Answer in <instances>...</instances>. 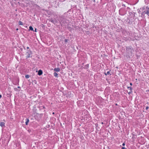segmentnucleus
<instances>
[{
  "label": "nucleus",
  "mask_w": 149,
  "mask_h": 149,
  "mask_svg": "<svg viewBox=\"0 0 149 149\" xmlns=\"http://www.w3.org/2000/svg\"><path fill=\"white\" fill-rule=\"evenodd\" d=\"M54 20L55 19H53V18H51L49 19V21L53 23L54 24H55Z\"/></svg>",
  "instance_id": "nucleus-7"
},
{
  "label": "nucleus",
  "mask_w": 149,
  "mask_h": 149,
  "mask_svg": "<svg viewBox=\"0 0 149 149\" xmlns=\"http://www.w3.org/2000/svg\"><path fill=\"white\" fill-rule=\"evenodd\" d=\"M127 22H128V24H130V21L129 20V19H128V18L127 19Z\"/></svg>",
  "instance_id": "nucleus-25"
},
{
  "label": "nucleus",
  "mask_w": 149,
  "mask_h": 149,
  "mask_svg": "<svg viewBox=\"0 0 149 149\" xmlns=\"http://www.w3.org/2000/svg\"><path fill=\"white\" fill-rule=\"evenodd\" d=\"M79 102H78V104H79L80 103V104H81V103H83V101H79Z\"/></svg>",
  "instance_id": "nucleus-22"
},
{
  "label": "nucleus",
  "mask_w": 149,
  "mask_h": 149,
  "mask_svg": "<svg viewBox=\"0 0 149 149\" xmlns=\"http://www.w3.org/2000/svg\"><path fill=\"white\" fill-rule=\"evenodd\" d=\"M25 77L26 79H28L30 77V76L29 75L27 74L25 75Z\"/></svg>",
  "instance_id": "nucleus-20"
},
{
  "label": "nucleus",
  "mask_w": 149,
  "mask_h": 149,
  "mask_svg": "<svg viewBox=\"0 0 149 149\" xmlns=\"http://www.w3.org/2000/svg\"><path fill=\"white\" fill-rule=\"evenodd\" d=\"M115 105H116V106H118V104H117V103H116V104H115Z\"/></svg>",
  "instance_id": "nucleus-41"
},
{
  "label": "nucleus",
  "mask_w": 149,
  "mask_h": 149,
  "mask_svg": "<svg viewBox=\"0 0 149 149\" xmlns=\"http://www.w3.org/2000/svg\"><path fill=\"white\" fill-rule=\"evenodd\" d=\"M33 31H34L35 32H37V29L36 28H35V30H33Z\"/></svg>",
  "instance_id": "nucleus-33"
},
{
  "label": "nucleus",
  "mask_w": 149,
  "mask_h": 149,
  "mask_svg": "<svg viewBox=\"0 0 149 149\" xmlns=\"http://www.w3.org/2000/svg\"><path fill=\"white\" fill-rule=\"evenodd\" d=\"M141 10H139V11H138V13H141Z\"/></svg>",
  "instance_id": "nucleus-38"
},
{
  "label": "nucleus",
  "mask_w": 149,
  "mask_h": 149,
  "mask_svg": "<svg viewBox=\"0 0 149 149\" xmlns=\"http://www.w3.org/2000/svg\"><path fill=\"white\" fill-rule=\"evenodd\" d=\"M104 74L105 75H107V74L109 75L110 74V72L109 71H108L107 73H105Z\"/></svg>",
  "instance_id": "nucleus-21"
},
{
  "label": "nucleus",
  "mask_w": 149,
  "mask_h": 149,
  "mask_svg": "<svg viewBox=\"0 0 149 149\" xmlns=\"http://www.w3.org/2000/svg\"><path fill=\"white\" fill-rule=\"evenodd\" d=\"M146 11H142V13H141V15H143L144 14H146V13H146Z\"/></svg>",
  "instance_id": "nucleus-24"
},
{
  "label": "nucleus",
  "mask_w": 149,
  "mask_h": 149,
  "mask_svg": "<svg viewBox=\"0 0 149 149\" xmlns=\"http://www.w3.org/2000/svg\"><path fill=\"white\" fill-rule=\"evenodd\" d=\"M87 1V0H86Z\"/></svg>",
  "instance_id": "nucleus-51"
},
{
  "label": "nucleus",
  "mask_w": 149,
  "mask_h": 149,
  "mask_svg": "<svg viewBox=\"0 0 149 149\" xmlns=\"http://www.w3.org/2000/svg\"><path fill=\"white\" fill-rule=\"evenodd\" d=\"M43 115L42 113H41L39 114V116L40 117H42Z\"/></svg>",
  "instance_id": "nucleus-26"
},
{
  "label": "nucleus",
  "mask_w": 149,
  "mask_h": 149,
  "mask_svg": "<svg viewBox=\"0 0 149 149\" xmlns=\"http://www.w3.org/2000/svg\"><path fill=\"white\" fill-rule=\"evenodd\" d=\"M145 13L148 15V16H149V9L148 8L147 11Z\"/></svg>",
  "instance_id": "nucleus-14"
},
{
  "label": "nucleus",
  "mask_w": 149,
  "mask_h": 149,
  "mask_svg": "<svg viewBox=\"0 0 149 149\" xmlns=\"http://www.w3.org/2000/svg\"><path fill=\"white\" fill-rule=\"evenodd\" d=\"M101 124H104V123H103V122H102L101 123Z\"/></svg>",
  "instance_id": "nucleus-44"
},
{
  "label": "nucleus",
  "mask_w": 149,
  "mask_h": 149,
  "mask_svg": "<svg viewBox=\"0 0 149 149\" xmlns=\"http://www.w3.org/2000/svg\"><path fill=\"white\" fill-rule=\"evenodd\" d=\"M18 30V28H17L16 29V30Z\"/></svg>",
  "instance_id": "nucleus-48"
},
{
  "label": "nucleus",
  "mask_w": 149,
  "mask_h": 149,
  "mask_svg": "<svg viewBox=\"0 0 149 149\" xmlns=\"http://www.w3.org/2000/svg\"><path fill=\"white\" fill-rule=\"evenodd\" d=\"M148 8V7H147H147H146V8L147 9Z\"/></svg>",
  "instance_id": "nucleus-47"
},
{
  "label": "nucleus",
  "mask_w": 149,
  "mask_h": 149,
  "mask_svg": "<svg viewBox=\"0 0 149 149\" xmlns=\"http://www.w3.org/2000/svg\"><path fill=\"white\" fill-rule=\"evenodd\" d=\"M86 118L85 120L86 121H87L91 119V117L89 116V115H86L85 116H84V121H85V118Z\"/></svg>",
  "instance_id": "nucleus-4"
},
{
  "label": "nucleus",
  "mask_w": 149,
  "mask_h": 149,
  "mask_svg": "<svg viewBox=\"0 0 149 149\" xmlns=\"http://www.w3.org/2000/svg\"><path fill=\"white\" fill-rule=\"evenodd\" d=\"M17 88H20V86H18L17 87Z\"/></svg>",
  "instance_id": "nucleus-43"
},
{
  "label": "nucleus",
  "mask_w": 149,
  "mask_h": 149,
  "mask_svg": "<svg viewBox=\"0 0 149 149\" xmlns=\"http://www.w3.org/2000/svg\"><path fill=\"white\" fill-rule=\"evenodd\" d=\"M29 29L30 30H31L32 31H33V28L32 26H30L29 27Z\"/></svg>",
  "instance_id": "nucleus-18"
},
{
  "label": "nucleus",
  "mask_w": 149,
  "mask_h": 149,
  "mask_svg": "<svg viewBox=\"0 0 149 149\" xmlns=\"http://www.w3.org/2000/svg\"><path fill=\"white\" fill-rule=\"evenodd\" d=\"M26 48L28 49H29V47H26Z\"/></svg>",
  "instance_id": "nucleus-37"
},
{
  "label": "nucleus",
  "mask_w": 149,
  "mask_h": 149,
  "mask_svg": "<svg viewBox=\"0 0 149 149\" xmlns=\"http://www.w3.org/2000/svg\"><path fill=\"white\" fill-rule=\"evenodd\" d=\"M42 25L41 26H42V27H43V26H44V25L43 24H42V25Z\"/></svg>",
  "instance_id": "nucleus-39"
},
{
  "label": "nucleus",
  "mask_w": 149,
  "mask_h": 149,
  "mask_svg": "<svg viewBox=\"0 0 149 149\" xmlns=\"http://www.w3.org/2000/svg\"><path fill=\"white\" fill-rule=\"evenodd\" d=\"M132 93V91H130L128 93L129 94V95L130 94H131Z\"/></svg>",
  "instance_id": "nucleus-30"
},
{
  "label": "nucleus",
  "mask_w": 149,
  "mask_h": 149,
  "mask_svg": "<svg viewBox=\"0 0 149 149\" xmlns=\"http://www.w3.org/2000/svg\"><path fill=\"white\" fill-rule=\"evenodd\" d=\"M89 67V64H86L85 66H84V68H86V69H88V68Z\"/></svg>",
  "instance_id": "nucleus-17"
},
{
  "label": "nucleus",
  "mask_w": 149,
  "mask_h": 149,
  "mask_svg": "<svg viewBox=\"0 0 149 149\" xmlns=\"http://www.w3.org/2000/svg\"><path fill=\"white\" fill-rule=\"evenodd\" d=\"M0 126L2 127H5V123L3 122H1L0 123Z\"/></svg>",
  "instance_id": "nucleus-8"
},
{
  "label": "nucleus",
  "mask_w": 149,
  "mask_h": 149,
  "mask_svg": "<svg viewBox=\"0 0 149 149\" xmlns=\"http://www.w3.org/2000/svg\"><path fill=\"white\" fill-rule=\"evenodd\" d=\"M148 8H149V7Z\"/></svg>",
  "instance_id": "nucleus-50"
},
{
  "label": "nucleus",
  "mask_w": 149,
  "mask_h": 149,
  "mask_svg": "<svg viewBox=\"0 0 149 149\" xmlns=\"http://www.w3.org/2000/svg\"><path fill=\"white\" fill-rule=\"evenodd\" d=\"M47 128H49L50 127V125H48L46 126Z\"/></svg>",
  "instance_id": "nucleus-31"
},
{
  "label": "nucleus",
  "mask_w": 149,
  "mask_h": 149,
  "mask_svg": "<svg viewBox=\"0 0 149 149\" xmlns=\"http://www.w3.org/2000/svg\"><path fill=\"white\" fill-rule=\"evenodd\" d=\"M2 97V95H0V98H1Z\"/></svg>",
  "instance_id": "nucleus-40"
},
{
  "label": "nucleus",
  "mask_w": 149,
  "mask_h": 149,
  "mask_svg": "<svg viewBox=\"0 0 149 149\" xmlns=\"http://www.w3.org/2000/svg\"><path fill=\"white\" fill-rule=\"evenodd\" d=\"M42 73H43V72H42V70H41L40 69L38 70V74L40 76V75H42Z\"/></svg>",
  "instance_id": "nucleus-5"
},
{
  "label": "nucleus",
  "mask_w": 149,
  "mask_h": 149,
  "mask_svg": "<svg viewBox=\"0 0 149 149\" xmlns=\"http://www.w3.org/2000/svg\"><path fill=\"white\" fill-rule=\"evenodd\" d=\"M130 9V8L127 7L126 8V6L125 5H123L122 7L119 10V14L121 15H125L127 14V11L128 9Z\"/></svg>",
  "instance_id": "nucleus-2"
},
{
  "label": "nucleus",
  "mask_w": 149,
  "mask_h": 149,
  "mask_svg": "<svg viewBox=\"0 0 149 149\" xmlns=\"http://www.w3.org/2000/svg\"><path fill=\"white\" fill-rule=\"evenodd\" d=\"M32 53L30 49L28 50L26 52V57L27 58L31 57L32 56H31V55L32 54Z\"/></svg>",
  "instance_id": "nucleus-3"
},
{
  "label": "nucleus",
  "mask_w": 149,
  "mask_h": 149,
  "mask_svg": "<svg viewBox=\"0 0 149 149\" xmlns=\"http://www.w3.org/2000/svg\"><path fill=\"white\" fill-rule=\"evenodd\" d=\"M60 0L61 1H64V0Z\"/></svg>",
  "instance_id": "nucleus-46"
},
{
  "label": "nucleus",
  "mask_w": 149,
  "mask_h": 149,
  "mask_svg": "<svg viewBox=\"0 0 149 149\" xmlns=\"http://www.w3.org/2000/svg\"><path fill=\"white\" fill-rule=\"evenodd\" d=\"M94 2H95V0H93Z\"/></svg>",
  "instance_id": "nucleus-49"
},
{
  "label": "nucleus",
  "mask_w": 149,
  "mask_h": 149,
  "mask_svg": "<svg viewBox=\"0 0 149 149\" xmlns=\"http://www.w3.org/2000/svg\"><path fill=\"white\" fill-rule=\"evenodd\" d=\"M18 24L19 25H23V23L21 21H19V22H18Z\"/></svg>",
  "instance_id": "nucleus-16"
},
{
  "label": "nucleus",
  "mask_w": 149,
  "mask_h": 149,
  "mask_svg": "<svg viewBox=\"0 0 149 149\" xmlns=\"http://www.w3.org/2000/svg\"><path fill=\"white\" fill-rule=\"evenodd\" d=\"M148 108L149 107L148 106H147L146 108V109L147 110L148 109Z\"/></svg>",
  "instance_id": "nucleus-32"
},
{
  "label": "nucleus",
  "mask_w": 149,
  "mask_h": 149,
  "mask_svg": "<svg viewBox=\"0 0 149 149\" xmlns=\"http://www.w3.org/2000/svg\"><path fill=\"white\" fill-rule=\"evenodd\" d=\"M54 21H55V24H56V23H58V21L56 20V19H55V20H54Z\"/></svg>",
  "instance_id": "nucleus-27"
},
{
  "label": "nucleus",
  "mask_w": 149,
  "mask_h": 149,
  "mask_svg": "<svg viewBox=\"0 0 149 149\" xmlns=\"http://www.w3.org/2000/svg\"><path fill=\"white\" fill-rule=\"evenodd\" d=\"M127 49H129V50H132V49L130 47H128L127 48Z\"/></svg>",
  "instance_id": "nucleus-29"
},
{
  "label": "nucleus",
  "mask_w": 149,
  "mask_h": 149,
  "mask_svg": "<svg viewBox=\"0 0 149 149\" xmlns=\"http://www.w3.org/2000/svg\"><path fill=\"white\" fill-rule=\"evenodd\" d=\"M125 143H123L122 144V146H125Z\"/></svg>",
  "instance_id": "nucleus-34"
},
{
  "label": "nucleus",
  "mask_w": 149,
  "mask_h": 149,
  "mask_svg": "<svg viewBox=\"0 0 149 149\" xmlns=\"http://www.w3.org/2000/svg\"><path fill=\"white\" fill-rule=\"evenodd\" d=\"M55 114V113L54 112H53L52 113V114Z\"/></svg>",
  "instance_id": "nucleus-45"
},
{
  "label": "nucleus",
  "mask_w": 149,
  "mask_h": 149,
  "mask_svg": "<svg viewBox=\"0 0 149 149\" xmlns=\"http://www.w3.org/2000/svg\"><path fill=\"white\" fill-rule=\"evenodd\" d=\"M123 5H124V4H123L122 3H119L118 4L117 6H118V7L120 8V7H121V6H122V7H123Z\"/></svg>",
  "instance_id": "nucleus-9"
},
{
  "label": "nucleus",
  "mask_w": 149,
  "mask_h": 149,
  "mask_svg": "<svg viewBox=\"0 0 149 149\" xmlns=\"http://www.w3.org/2000/svg\"><path fill=\"white\" fill-rule=\"evenodd\" d=\"M40 108V110H42L43 109H45V107L44 106H41L39 107Z\"/></svg>",
  "instance_id": "nucleus-15"
},
{
  "label": "nucleus",
  "mask_w": 149,
  "mask_h": 149,
  "mask_svg": "<svg viewBox=\"0 0 149 149\" xmlns=\"http://www.w3.org/2000/svg\"><path fill=\"white\" fill-rule=\"evenodd\" d=\"M134 12H130L129 13L130 15L132 16V17H133V16H134Z\"/></svg>",
  "instance_id": "nucleus-11"
},
{
  "label": "nucleus",
  "mask_w": 149,
  "mask_h": 149,
  "mask_svg": "<svg viewBox=\"0 0 149 149\" xmlns=\"http://www.w3.org/2000/svg\"><path fill=\"white\" fill-rule=\"evenodd\" d=\"M87 112V110H86L85 111V110H84V113H85V112Z\"/></svg>",
  "instance_id": "nucleus-42"
},
{
  "label": "nucleus",
  "mask_w": 149,
  "mask_h": 149,
  "mask_svg": "<svg viewBox=\"0 0 149 149\" xmlns=\"http://www.w3.org/2000/svg\"><path fill=\"white\" fill-rule=\"evenodd\" d=\"M70 18L68 15V13L66 12L63 15H60L59 17V23L61 26H65L69 23L68 19Z\"/></svg>",
  "instance_id": "nucleus-1"
},
{
  "label": "nucleus",
  "mask_w": 149,
  "mask_h": 149,
  "mask_svg": "<svg viewBox=\"0 0 149 149\" xmlns=\"http://www.w3.org/2000/svg\"><path fill=\"white\" fill-rule=\"evenodd\" d=\"M54 75L55 77H58V74L56 72H54Z\"/></svg>",
  "instance_id": "nucleus-13"
},
{
  "label": "nucleus",
  "mask_w": 149,
  "mask_h": 149,
  "mask_svg": "<svg viewBox=\"0 0 149 149\" xmlns=\"http://www.w3.org/2000/svg\"><path fill=\"white\" fill-rule=\"evenodd\" d=\"M69 41V40L67 39H65L64 40V42H65V43H67V42H68V41Z\"/></svg>",
  "instance_id": "nucleus-23"
},
{
  "label": "nucleus",
  "mask_w": 149,
  "mask_h": 149,
  "mask_svg": "<svg viewBox=\"0 0 149 149\" xmlns=\"http://www.w3.org/2000/svg\"><path fill=\"white\" fill-rule=\"evenodd\" d=\"M26 121L25 122V124L26 125H28V123L29 122V120L28 118H26Z\"/></svg>",
  "instance_id": "nucleus-10"
},
{
  "label": "nucleus",
  "mask_w": 149,
  "mask_h": 149,
  "mask_svg": "<svg viewBox=\"0 0 149 149\" xmlns=\"http://www.w3.org/2000/svg\"><path fill=\"white\" fill-rule=\"evenodd\" d=\"M54 72H58L60 71V69L59 68H54Z\"/></svg>",
  "instance_id": "nucleus-6"
},
{
  "label": "nucleus",
  "mask_w": 149,
  "mask_h": 149,
  "mask_svg": "<svg viewBox=\"0 0 149 149\" xmlns=\"http://www.w3.org/2000/svg\"><path fill=\"white\" fill-rule=\"evenodd\" d=\"M127 88L128 89L129 88L130 90L131 91H132V87L128 86Z\"/></svg>",
  "instance_id": "nucleus-19"
},
{
  "label": "nucleus",
  "mask_w": 149,
  "mask_h": 149,
  "mask_svg": "<svg viewBox=\"0 0 149 149\" xmlns=\"http://www.w3.org/2000/svg\"><path fill=\"white\" fill-rule=\"evenodd\" d=\"M67 28H68V29L70 31H71L72 29H74L73 28H72V27H71V26H68Z\"/></svg>",
  "instance_id": "nucleus-12"
},
{
  "label": "nucleus",
  "mask_w": 149,
  "mask_h": 149,
  "mask_svg": "<svg viewBox=\"0 0 149 149\" xmlns=\"http://www.w3.org/2000/svg\"><path fill=\"white\" fill-rule=\"evenodd\" d=\"M130 85L131 86H132V83H130Z\"/></svg>",
  "instance_id": "nucleus-36"
},
{
  "label": "nucleus",
  "mask_w": 149,
  "mask_h": 149,
  "mask_svg": "<svg viewBox=\"0 0 149 149\" xmlns=\"http://www.w3.org/2000/svg\"><path fill=\"white\" fill-rule=\"evenodd\" d=\"M126 149V148H125V147H122V149Z\"/></svg>",
  "instance_id": "nucleus-35"
},
{
  "label": "nucleus",
  "mask_w": 149,
  "mask_h": 149,
  "mask_svg": "<svg viewBox=\"0 0 149 149\" xmlns=\"http://www.w3.org/2000/svg\"><path fill=\"white\" fill-rule=\"evenodd\" d=\"M126 149H127L126 148Z\"/></svg>",
  "instance_id": "nucleus-52"
},
{
  "label": "nucleus",
  "mask_w": 149,
  "mask_h": 149,
  "mask_svg": "<svg viewBox=\"0 0 149 149\" xmlns=\"http://www.w3.org/2000/svg\"><path fill=\"white\" fill-rule=\"evenodd\" d=\"M145 7H142L141 8H140L141 9H142L143 10H145Z\"/></svg>",
  "instance_id": "nucleus-28"
}]
</instances>
